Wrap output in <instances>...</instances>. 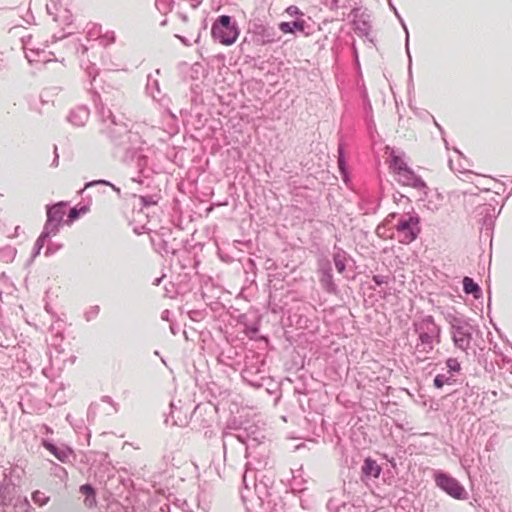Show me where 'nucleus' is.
<instances>
[{
    "label": "nucleus",
    "mask_w": 512,
    "mask_h": 512,
    "mask_svg": "<svg viewBox=\"0 0 512 512\" xmlns=\"http://www.w3.org/2000/svg\"><path fill=\"white\" fill-rule=\"evenodd\" d=\"M243 380L254 388H265L271 393L276 386L266 367L265 356L255 351H248L244 358V368L241 372Z\"/></svg>",
    "instance_id": "f257e3e1"
},
{
    "label": "nucleus",
    "mask_w": 512,
    "mask_h": 512,
    "mask_svg": "<svg viewBox=\"0 0 512 512\" xmlns=\"http://www.w3.org/2000/svg\"><path fill=\"white\" fill-rule=\"evenodd\" d=\"M413 330L418 335L415 354L418 361L427 359L434 349V342L441 341V327L435 323L433 316L426 315L413 322Z\"/></svg>",
    "instance_id": "f03ea898"
},
{
    "label": "nucleus",
    "mask_w": 512,
    "mask_h": 512,
    "mask_svg": "<svg viewBox=\"0 0 512 512\" xmlns=\"http://www.w3.org/2000/svg\"><path fill=\"white\" fill-rule=\"evenodd\" d=\"M197 231L191 234V239L184 237L183 226H174V235L169 243H165L166 247L162 250L164 254H186L196 249H201L204 243L195 238Z\"/></svg>",
    "instance_id": "7ed1b4c3"
},
{
    "label": "nucleus",
    "mask_w": 512,
    "mask_h": 512,
    "mask_svg": "<svg viewBox=\"0 0 512 512\" xmlns=\"http://www.w3.org/2000/svg\"><path fill=\"white\" fill-rule=\"evenodd\" d=\"M212 37L222 45H232L239 36L238 28L231 23V17L227 15L220 16L212 25Z\"/></svg>",
    "instance_id": "20e7f679"
},
{
    "label": "nucleus",
    "mask_w": 512,
    "mask_h": 512,
    "mask_svg": "<svg viewBox=\"0 0 512 512\" xmlns=\"http://www.w3.org/2000/svg\"><path fill=\"white\" fill-rule=\"evenodd\" d=\"M434 481L438 488L450 497L457 500L467 499V492L464 486L449 473L438 470L434 473Z\"/></svg>",
    "instance_id": "39448f33"
},
{
    "label": "nucleus",
    "mask_w": 512,
    "mask_h": 512,
    "mask_svg": "<svg viewBox=\"0 0 512 512\" xmlns=\"http://www.w3.org/2000/svg\"><path fill=\"white\" fill-rule=\"evenodd\" d=\"M88 212L89 208L87 206H81L79 208L75 207L70 209L69 213L67 214V206L63 203H58L48 210V223L60 224L63 222L68 224L79 219L80 216L86 215Z\"/></svg>",
    "instance_id": "423d86ee"
},
{
    "label": "nucleus",
    "mask_w": 512,
    "mask_h": 512,
    "mask_svg": "<svg viewBox=\"0 0 512 512\" xmlns=\"http://www.w3.org/2000/svg\"><path fill=\"white\" fill-rule=\"evenodd\" d=\"M265 438L263 432L254 424H250L243 428L239 433L233 434L230 432L223 433V448L226 449V445L233 439H237L239 442L249 447H256Z\"/></svg>",
    "instance_id": "0eeeda50"
},
{
    "label": "nucleus",
    "mask_w": 512,
    "mask_h": 512,
    "mask_svg": "<svg viewBox=\"0 0 512 512\" xmlns=\"http://www.w3.org/2000/svg\"><path fill=\"white\" fill-rule=\"evenodd\" d=\"M317 273L322 289L329 294H337L338 286L334 281L331 261L324 254L317 258Z\"/></svg>",
    "instance_id": "6e6552de"
},
{
    "label": "nucleus",
    "mask_w": 512,
    "mask_h": 512,
    "mask_svg": "<svg viewBox=\"0 0 512 512\" xmlns=\"http://www.w3.org/2000/svg\"><path fill=\"white\" fill-rule=\"evenodd\" d=\"M473 331L474 327L470 321L452 331L451 336L455 347L467 353L471 345Z\"/></svg>",
    "instance_id": "1a4fd4ad"
},
{
    "label": "nucleus",
    "mask_w": 512,
    "mask_h": 512,
    "mask_svg": "<svg viewBox=\"0 0 512 512\" xmlns=\"http://www.w3.org/2000/svg\"><path fill=\"white\" fill-rule=\"evenodd\" d=\"M174 235V226H159L155 231H149V239L154 249L162 254V250L166 247Z\"/></svg>",
    "instance_id": "9d476101"
},
{
    "label": "nucleus",
    "mask_w": 512,
    "mask_h": 512,
    "mask_svg": "<svg viewBox=\"0 0 512 512\" xmlns=\"http://www.w3.org/2000/svg\"><path fill=\"white\" fill-rule=\"evenodd\" d=\"M332 258L335 268L339 274L345 273L348 268L352 270L355 265V260L345 250L337 245L333 248Z\"/></svg>",
    "instance_id": "9b49d317"
},
{
    "label": "nucleus",
    "mask_w": 512,
    "mask_h": 512,
    "mask_svg": "<svg viewBox=\"0 0 512 512\" xmlns=\"http://www.w3.org/2000/svg\"><path fill=\"white\" fill-rule=\"evenodd\" d=\"M394 228L391 237L402 244L413 242L421 232V226H394Z\"/></svg>",
    "instance_id": "f8f14e48"
},
{
    "label": "nucleus",
    "mask_w": 512,
    "mask_h": 512,
    "mask_svg": "<svg viewBox=\"0 0 512 512\" xmlns=\"http://www.w3.org/2000/svg\"><path fill=\"white\" fill-rule=\"evenodd\" d=\"M42 446L53 454L60 462H68L70 456L74 454L73 450L65 445L58 446L48 439H42Z\"/></svg>",
    "instance_id": "ddd939ff"
},
{
    "label": "nucleus",
    "mask_w": 512,
    "mask_h": 512,
    "mask_svg": "<svg viewBox=\"0 0 512 512\" xmlns=\"http://www.w3.org/2000/svg\"><path fill=\"white\" fill-rule=\"evenodd\" d=\"M15 488L7 475L4 474L3 480L0 482V505L9 506L14 498Z\"/></svg>",
    "instance_id": "4468645a"
},
{
    "label": "nucleus",
    "mask_w": 512,
    "mask_h": 512,
    "mask_svg": "<svg viewBox=\"0 0 512 512\" xmlns=\"http://www.w3.org/2000/svg\"><path fill=\"white\" fill-rule=\"evenodd\" d=\"M362 477L366 479H376L382 472V467L371 457H366L362 465Z\"/></svg>",
    "instance_id": "2eb2a0df"
},
{
    "label": "nucleus",
    "mask_w": 512,
    "mask_h": 512,
    "mask_svg": "<svg viewBox=\"0 0 512 512\" xmlns=\"http://www.w3.org/2000/svg\"><path fill=\"white\" fill-rule=\"evenodd\" d=\"M445 320L450 325V332L454 331L457 328H460L467 322L469 319L465 317L463 314L458 313L455 308H449L446 312H444Z\"/></svg>",
    "instance_id": "dca6fc26"
},
{
    "label": "nucleus",
    "mask_w": 512,
    "mask_h": 512,
    "mask_svg": "<svg viewBox=\"0 0 512 512\" xmlns=\"http://www.w3.org/2000/svg\"><path fill=\"white\" fill-rule=\"evenodd\" d=\"M462 284L463 291L466 295H472L476 300L482 297L483 292L481 287L472 278L465 276L462 280Z\"/></svg>",
    "instance_id": "f3484780"
},
{
    "label": "nucleus",
    "mask_w": 512,
    "mask_h": 512,
    "mask_svg": "<svg viewBox=\"0 0 512 512\" xmlns=\"http://www.w3.org/2000/svg\"><path fill=\"white\" fill-rule=\"evenodd\" d=\"M59 228L60 226H44V230L37 238L35 243L39 246L44 247L51 237L56 236L59 233Z\"/></svg>",
    "instance_id": "a211bd4d"
},
{
    "label": "nucleus",
    "mask_w": 512,
    "mask_h": 512,
    "mask_svg": "<svg viewBox=\"0 0 512 512\" xmlns=\"http://www.w3.org/2000/svg\"><path fill=\"white\" fill-rule=\"evenodd\" d=\"M279 29L285 34L293 33L295 29L304 32L305 21L303 19H298L293 22H281L279 24Z\"/></svg>",
    "instance_id": "6ab92c4d"
},
{
    "label": "nucleus",
    "mask_w": 512,
    "mask_h": 512,
    "mask_svg": "<svg viewBox=\"0 0 512 512\" xmlns=\"http://www.w3.org/2000/svg\"><path fill=\"white\" fill-rule=\"evenodd\" d=\"M457 383V380L452 375H446V374H437L434 377L433 385L437 389L443 388L444 385H450L453 386Z\"/></svg>",
    "instance_id": "aec40b11"
},
{
    "label": "nucleus",
    "mask_w": 512,
    "mask_h": 512,
    "mask_svg": "<svg viewBox=\"0 0 512 512\" xmlns=\"http://www.w3.org/2000/svg\"><path fill=\"white\" fill-rule=\"evenodd\" d=\"M14 512H34L27 497H18L13 505Z\"/></svg>",
    "instance_id": "412c9836"
},
{
    "label": "nucleus",
    "mask_w": 512,
    "mask_h": 512,
    "mask_svg": "<svg viewBox=\"0 0 512 512\" xmlns=\"http://www.w3.org/2000/svg\"><path fill=\"white\" fill-rule=\"evenodd\" d=\"M326 507L329 512H349L354 506L345 502L339 504L335 499H330Z\"/></svg>",
    "instance_id": "4be33fe9"
},
{
    "label": "nucleus",
    "mask_w": 512,
    "mask_h": 512,
    "mask_svg": "<svg viewBox=\"0 0 512 512\" xmlns=\"http://www.w3.org/2000/svg\"><path fill=\"white\" fill-rule=\"evenodd\" d=\"M16 253V248L10 245L4 246L0 248V260L5 263H11L14 260Z\"/></svg>",
    "instance_id": "5701e85b"
},
{
    "label": "nucleus",
    "mask_w": 512,
    "mask_h": 512,
    "mask_svg": "<svg viewBox=\"0 0 512 512\" xmlns=\"http://www.w3.org/2000/svg\"><path fill=\"white\" fill-rule=\"evenodd\" d=\"M31 498L33 502L39 507L45 506L50 501V497L40 490L33 491Z\"/></svg>",
    "instance_id": "b1692460"
},
{
    "label": "nucleus",
    "mask_w": 512,
    "mask_h": 512,
    "mask_svg": "<svg viewBox=\"0 0 512 512\" xmlns=\"http://www.w3.org/2000/svg\"><path fill=\"white\" fill-rule=\"evenodd\" d=\"M51 473L62 482L66 481L68 478L66 469L54 462H52Z\"/></svg>",
    "instance_id": "393cba45"
},
{
    "label": "nucleus",
    "mask_w": 512,
    "mask_h": 512,
    "mask_svg": "<svg viewBox=\"0 0 512 512\" xmlns=\"http://www.w3.org/2000/svg\"><path fill=\"white\" fill-rule=\"evenodd\" d=\"M494 226H481L479 231V238L482 242H492Z\"/></svg>",
    "instance_id": "a878e982"
},
{
    "label": "nucleus",
    "mask_w": 512,
    "mask_h": 512,
    "mask_svg": "<svg viewBox=\"0 0 512 512\" xmlns=\"http://www.w3.org/2000/svg\"><path fill=\"white\" fill-rule=\"evenodd\" d=\"M446 367L448 370V374L454 376L455 373H459L461 371V364L456 358H448L446 360Z\"/></svg>",
    "instance_id": "bb28decb"
},
{
    "label": "nucleus",
    "mask_w": 512,
    "mask_h": 512,
    "mask_svg": "<svg viewBox=\"0 0 512 512\" xmlns=\"http://www.w3.org/2000/svg\"><path fill=\"white\" fill-rule=\"evenodd\" d=\"M100 311V307L98 305L91 306L84 314L86 321H91L95 319Z\"/></svg>",
    "instance_id": "cd10ccee"
},
{
    "label": "nucleus",
    "mask_w": 512,
    "mask_h": 512,
    "mask_svg": "<svg viewBox=\"0 0 512 512\" xmlns=\"http://www.w3.org/2000/svg\"><path fill=\"white\" fill-rule=\"evenodd\" d=\"M62 247L61 244H58V243H55V242H52L50 241V239L48 240L47 242V246H46V250H45V255L46 256H50V255H53L54 253H56L58 250H60Z\"/></svg>",
    "instance_id": "c85d7f7f"
},
{
    "label": "nucleus",
    "mask_w": 512,
    "mask_h": 512,
    "mask_svg": "<svg viewBox=\"0 0 512 512\" xmlns=\"http://www.w3.org/2000/svg\"><path fill=\"white\" fill-rule=\"evenodd\" d=\"M79 490H80V493L82 495H84L85 497L86 496L96 495L95 488L91 484H88V483L81 485Z\"/></svg>",
    "instance_id": "c756f323"
},
{
    "label": "nucleus",
    "mask_w": 512,
    "mask_h": 512,
    "mask_svg": "<svg viewBox=\"0 0 512 512\" xmlns=\"http://www.w3.org/2000/svg\"><path fill=\"white\" fill-rule=\"evenodd\" d=\"M285 13L288 14L290 17H302L303 16V13L295 5H291V6L287 7L285 10Z\"/></svg>",
    "instance_id": "7c9ffc66"
},
{
    "label": "nucleus",
    "mask_w": 512,
    "mask_h": 512,
    "mask_svg": "<svg viewBox=\"0 0 512 512\" xmlns=\"http://www.w3.org/2000/svg\"><path fill=\"white\" fill-rule=\"evenodd\" d=\"M372 281L377 285V286H381L383 284H388L389 282V276H385V275H373L372 276Z\"/></svg>",
    "instance_id": "2f4dec72"
},
{
    "label": "nucleus",
    "mask_w": 512,
    "mask_h": 512,
    "mask_svg": "<svg viewBox=\"0 0 512 512\" xmlns=\"http://www.w3.org/2000/svg\"><path fill=\"white\" fill-rule=\"evenodd\" d=\"M233 245L238 247L239 245L244 246L246 248H250L252 245V239L244 237L243 239H238L233 241Z\"/></svg>",
    "instance_id": "473e14b6"
},
{
    "label": "nucleus",
    "mask_w": 512,
    "mask_h": 512,
    "mask_svg": "<svg viewBox=\"0 0 512 512\" xmlns=\"http://www.w3.org/2000/svg\"><path fill=\"white\" fill-rule=\"evenodd\" d=\"M96 503V495L86 496L84 499V504L88 508H93L94 506H96Z\"/></svg>",
    "instance_id": "72a5a7b5"
},
{
    "label": "nucleus",
    "mask_w": 512,
    "mask_h": 512,
    "mask_svg": "<svg viewBox=\"0 0 512 512\" xmlns=\"http://www.w3.org/2000/svg\"><path fill=\"white\" fill-rule=\"evenodd\" d=\"M133 231L136 235H142L144 233H147L149 235V231H153V230L148 229L147 226H134Z\"/></svg>",
    "instance_id": "f704fd0d"
},
{
    "label": "nucleus",
    "mask_w": 512,
    "mask_h": 512,
    "mask_svg": "<svg viewBox=\"0 0 512 512\" xmlns=\"http://www.w3.org/2000/svg\"><path fill=\"white\" fill-rule=\"evenodd\" d=\"M101 401L110 404L113 407L115 412L118 411V404L115 403L110 396H103L101 398Z\"/></svg>",
    "instance_id": "c9c22d12"
},
{
    "label": "nucleus",
    "mask_w": 512,
    "mask_h": 512,
    "mask_svg": "<svg viewBox=\"0 0 512 512\" xmlns=\"http://www.w3.org/2000/svg\"><path fill=\"white\" fill-rule=\"evenodd\" d=\"M394 165L395 167H397L399 170H403L405 169L404 168V162L402 160H400L398 157H395L394 158Z\"/></svg>",
    "instance_id": "e433bc0d"
},
{
    "label": "nucleus",
    "mask_w": 512,
    "mask_h": 512,
    "mask_svg": "<svg viewBox=\"0 0 512 512\" xmlns=\"http://www.w3.org/2000/svg\"><path fill=\"white\" fill-rule=\"evenodd\" d=\"M42 246H39L37 245L36 243L34 244V248H33V251H32V258H35L36 256H38L42 250Z\"/></svg>",
    "instance_id": "4c0bfd02"
},
{
    "label": "nucleus",
    "mask_w": 512,
    "mask_h": 512,
    "mask_svg": "<svg viewBox=\"0 0 512 512\" xmlns=\"http://www.w3.org/2000/svg\"><path fill=\"white\" fill-rule=\"evenodd\" d=\"M42 246H39L37 245L36 243L34 244V248H33V251H32V258H35L36 256H38L42 250Z\"/></svg>",
    "instance_id": "58836bf2"
},
{
    "label": "nucleus",
    "mask_w": 512,
    "mask_h": 512,
    "mask_svg": "<svg viewBox=\"0 0 512 512\" xmlns=\"http://www.w3.org/2000/svg\"><path fill=\"white\" fill-rule=\"evenodd\" d=\"M262 487L267 488V483H263L262 481L255 483V489L257 491L261 492Z\"/></svg>",
    "instance_id": "ea45409f"
},
{
    "label": "nucleus",
    "mask_w": 512,
    "mask_h": 512,
    "mask_svg": "<svg viewBox=\"0 0 512 512\" xmlns=\"http://www.w3.org/2000/svg\"><path fill=\"white\" fill-rule=\"evenodd\" d=\"M386 227L387 226H382V225L376 226V230L375 231H376V233L378 235H381L382 234L381 230H383V233H385L386 232Z\"/></svg>",
    "instance_id": "a19ab883"
},
{
    "label": "nucleus",
    "mask_w": 512,
    "mask_h": 512,
    "mask_svg": "<svg viewBox=\"0 0 512 512\" xmlns=\"http://www.w3.org/2000/svg\"><path fill=\"white\" fill-rule=\"evenodd\" d=\"M164 277H165V275H162L161 277L155 278L152 284L155 285V286H159L161 284V282H162Z\"/></svg>",
    "instance_id": "79ce46f5"
},
{
    "label": "nucleus",
    "mask_w": 512,
    "mask_h": 512,
    "mask_svg": "<svg viewBox=\"0 0 512 512\" xmlns=\"http://www.w3.org/2000/svg\"><path fill=\"white\" fill-rule=\"evenodd\" d=\"M168 314H169V311L168 310H165L162 312V319L163 320H167L168 319Z\"/></svg>",
    "instance_id": "37998d69"
},
{
    "label": "nucleus",
    "mask_w": 512,
    "mask_h": 512,
    "mask_svg": "<svg viewBox=\"0 0 512 512\" xmlns=\"http://www.w3.org/2000/svg\"><path fill=\"white\" fill-rule=\"evenodd\" d=\"M170 408H171V417L173 418V410L176 409L174 402L170 403Z\"/></svg>",
    "instance_id": "c03bdc74"
},
{
    "label": "nucleus",
    "mask_w": 512,
    "mask_h": 512,
    "mask_svg": "<svg viewBox=\"0 0 512 512\" xmlns=\"http://www.w3.org/2000/svg\"><path fill=\"white\" fill-rule=\"evenodd\" d=\"M18 228H19V225L14 226L13 236L17 234Z\"/></svg>",
    "instance_id": "a18cd8bd"
},
{
    "label": "nucleus",
    "mask_w": 512,
    "mask_h": 512,
    "mask_svg": "<svg viewBox=\"0 0 512 512\" xmlns=\"http://www.w3.org/2000/svg\"><path fill=\"white\" fill-rule=\"evenodd\" d=\"M71 418H72V416H71L70 414H68V415H67V417H66V420H67L70 424H72V422H71Z\"/></svg>",
    "instance_id": "49530a36"
},
{
    "label": "nucleus",
    "mask_w": 512,
    "mask_h": 512,
    "mask_svg": "<svg viewBox=\"0 0 512 512\" xmlns=\"http://www.w3.org/2000/svg\"><path fill=\"white\" fill-rule=\"evenodd\" d=\"M251 331H252L253 333H256V332H258V328H257V327H252V328H251Z\"/></svg>",
    "instance_id": "de8ad7c7"
},
{
    "label": "nucleus",
    "mask_w": 512,
    "mask_h": 512,
    "mask_svg": "<svg viewBox=\"0 0 512 512\" xmlns=\"http://www.w3.org/2000/svg\"><path fill=\"white\" fill-rule=\"evenodd\" d=\"M165 291H166V295H167V296L172 297V296L170 295V291L168 290V288H167V287H165Z\"/></svg>",
    "instance_id": "09e8293b"
},
{
    "label": "nucleus",
    "mask_w": 512,
    "mask_h": 512,
    "mask_svg": "<svg viewBox=\"0 0 512 512\" xmlns=\"http://www.w3.org/2000/svg\"><path fill=\"white\" fill-rule=\"evenodd\" d=\"M45 428H46V431H47L48 433H51V432H52V430H51L48 426H46Z\"/></svg>",
    "instance_id": "8fccbe9b"
},
{
    "label": "nucleus",
    "mask_w": 512,
    "mask_h": 512,
    "mask_svg": "<svg viewBox=\"0 0 512 512\" xmlns=\"http://www.w3.org/2000/svg\"><path fill=\"white\" fill-rule=\"evenodd\" d=\"M171 331H172L173 334H176L175 328H173V326H171Z\"/></svg>",
    "instance_id": "3c124183"
},
{
    "label": "nucleus",
    "mask_w": 512,
    "mask_h": 512,
    "mask_svg": "<svg viewBox=\"0 0 512 512\" xmlns=\"http://www.w3.org/2000/svg\"><path fill=\"white\" fill-rule=\"evenodd\" d=\"M193 313H195V314H196L197 312H196V311H193ZM190 318H192V319H193L192 312L190 313Z\"/></svg>",
    "instance_id": "603ef678"
},
{
    "label": "nucleus",
    "mask_w": 512,
    "mask_h": 512,
    "mask_svg": "<svg viewBox=\"0 0 512 512\" xmlns=\"http://www.w3.org/2000/svg\"><path fill=\"white\" fill-rule=\"evenodd\" d=\"M399 224H403V225H406V224H409L408 222H400Z\"/></svg>",
    "instance_id": "864d4df0"
}]
</instances>
